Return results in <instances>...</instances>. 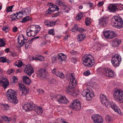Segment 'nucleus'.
I'll use <instances>...</instances> for the list:
<instances>
[{"instance_id": "obj_1", "label": "nucleus", "mask_w": 123, "mask_h": 123, "mask_svg": "<svg viewBox=\"0 0 123 123\" xmlns=\"http://www.w3.org/2000/svg\"><path fill=\"white\" fill-rule=\"evenodd\" d=\"M100 98L103 105L108 108L111 107L114 111L116 112H118L119 109H118L115 104L114 103L112 102L111 103L109 102L106 98L105 96L103 94H100Z\"/></svg>"}, {"instance_id": "obj_2", "label": "nucleus", "mask_w": 123, "mask_h": 123, "mask_svg": "<svg viewBox=\"0 0 123 123\" xmlns=\"http://www.w3.org/2000/svg\"><path fill=\"white\" fill-rule=\"evenodd\" d=\"M16 95V92L11 89H9L6 93V96L8 100L12 103L15 105L18 102Z\"/></svg>"}, {"instance_id": "obj_3", "label": "nucleus", "mask_w": 123, "mask_h": 123, "mask_svg": "<svg viewBox=\"0 0 123 123\" xmlns=\"http://www.w3.org/2000/svg\"><path fill=\"white\" fill-rule=\"evenodd\" d=\"M83 64L88 67H91L94 64V60L93 57L89 54L85 55L82 58Z\"/></svg>"}, {"instance_id": "obj_4", "label": "nucleus", "mask_w": 123, "mask_h": 123, "mask_svg": "<svg viewBox=\"0 0 123 123\" xmlns=\"http://www.w3.org/2000/svg\"><path fill=\"white\" fill-rule=\"evenodd\" d=\"M115 99L121 103H123V91L120 89L115 91L113 94Z\"/></svg>"}, {"instance_id": "obj_5", "label": "nucleus", "mask_w": 123, "mask_h": 123, "mask_svg": "<svg viewBox=\"0 0 123 123\" xmlns=\"http://www.w3.org/2000/svg\"><path fill=\"white\" fill-rule=\"evenodd\" d=\"M69 107L74 111L79 110L81 108L80 102L78 99L73 100L71 104L69 105Z\"/></svg>"}, {"instance_id": "obj_6", "label": "nucleus", "mask_w": 123, "mask_h": 123, "mask_svg": "<svg viewBox=\"0 0 123 123\" xmlns=\"http://www.w3.org/2000/svg\"><path fill=\"white\" fill-rule=\"evenodd\" d=\"M119 55L115 54L112 58L111 62L114 66L115 67L119 66L121 61V59L119 58Z\"/></svg>"}, {"instance_id": "obj_7", "label": "nucleus", "mask_w": 123, "mask_h": 123, "mask_svg": "<svg viewBox=\"0 0 123 123\" xmlns=\"http://www.w3.org/2000/svg\"><path fill=\"white\" fill-rule=\"evenodd\" d=\"M18 85L19 89L21 92H20L19 94L21 95H25L29 92V90L28 88L22 84L18 83Z\"/></svg>"}, {"instance_id": "obj_8", "label": "nucleus", "mask_w": 123, "mask_h": 123, "mask_svg": "<svg viewBox=\"0 0 123 123\" xmlns=\"http://www.w3.org/2000/svg\"><path fill=\"white\" fill-rule=\"evenodd\" d=\"M81 95L83 97H85L87 100H91V98L94 96V93H91L90 91L88 90H84L81 93Z\"/></svg>"}, {"instance_id": "obj_9", "label": "nucleus", "mask_w": 123, "mask_h": 123, "mask_svg": "<svg viewBox=\"0 0 123 123\" xmlns=\"http://www.w3.org/2000/svg\"><path fill=\"white\" fill-rule=\"evenodd\" d=\"M91 118L94 123H102L103 122L102 116L98 114L93 115L92 116Z\"/></svg>"}, {"instance_id": "obj_10", "label": "nucleus", "mask_w": 123, "mask_h": 123, "mask_svg": "<svg viewBox=\"0 0 123 123\" xmlns=\"http://www.w3.org/2000/svg\"><path fill=\"white\" fill-rule=\"evenodd\" d=\"M55 98L56 100L60 104H67L69 102V101L65 97H63L59 95H56Z\"/></svg>"}, {"instance_id": "obj_11", "label": "nucleus", "mask_w": 123, "mask_h": 123, "mask_svg": "<svg viewBox=\"0 0 123 123\" xmlns=\"http://www.w3.org/2000/svg\"><path fill=\"white\" fill-rule=\"evenodd\" d=\"M108 22V18L107 17H103L99 19L98 25L100 26L105 27L107 26Z\"/></svg>"}, {"instance_id": "obj_12", "label": "nucleus", "mask_w": 123, "mask_h": 123, "mask_svg": "<svg viewBox=\"0 0 123 123\" xmlns=\"http://www.w3.org/2000/svg\"><path fill=\"white\" fill-rule=\"evenodd\" d=\"M33 104L32 103H26L23 106V108L26 111H30L34 110L35 106L33 105L32 104Z\"/></svg>"}, {"instance_id": "obj_13", "label": "nucleus", "mask_w": 123, "mask_h": 123, "mask_svg": "<svg viewBox=\"0 0 123 123\" xmlns=\"http://www.w3.org/2000/svg\"><path fill=\"white\" fill-rule=\"evenodd\" d=\"M24 73L29 76L34 72L33 68L30 65H28L26 66L24 69Z\"/></svg>"}, {"instance_id": "obj_14", "label": "nucleus", "mask_w": 123, "mask_h": 123, "mask_svg": "<svg viewBox=\"0 0 123 123\" xmlns=\"http://www.w3.org/2000/svg\"><path fill=\"white\" fill-rule=\"evenodd\" d=\"M104 35L105 38L112 39L114 38L115 37L116 34L113 31H106L104 33Z\"/></svg>"}, {"instance_id": "obj_15", "label": "nucleus", "mask_w": 123, "mask_h": 123, "mask_svg": "<svg viewBox=\"0 0 123 123\" xmlns=\"http://www.w3.org/2000/svg\"><path fill=\"white\" fill-rule=\"evenodd\" d=\"M41 29V27L39 25H32L30 27V29L31 31H32L33 33H35V35H36L40 31Z\"/></svg>"}, {"instance_id": "obj_16", "label": "nucleus", "mask_w": 123, "mask_h": 123, "mask_svg": "<svg viewBox=\"0 0 123 123\" xmlns=\"http://www.w3.org/2000/svg\"><path fill=\"white\" fill-rule=\"evenodd\" d=\"M46 70L45 69H41L39 70L37 72V76L39 77H42L43 78H45L46 76L45 72Z\"/></svg>"}, {"instance_id": "obj_17", "label": "nucleus", "mask_w": 123, "mask_h": 123, "mask_svg": "<svg viewBox=\"0 0 123 123\" xmlns=\"http://www.w3.org/2000/svg\"><path fill=\"white\" fill-rule=\"evenodd\" d=\"M23 80V83L25 85L29 86L30 84L31 80L26 75L22 76Z\"/></svg>"}, {"instance_id": "obj_18", "label": "nucleus", "mask_w": 123, "mask_h": 123, "mask_svg": "<svg viewBox=\"0 0 123 123\" xmlns=\"http://www.w3.org/2000/svg\"><path fill=\"white\" fill-rule=\"evenodd\" d=\"M120 17L114 16L111 19V24L112 25L115 26L117 22L118 21Z\"/></svg>"}, {"instance_id": "obj_19", "label": "nucleus", "mask_w": 123, "mask_h": 123, "mask_svg": "<svg viewBox=\"0 0 123 123\" xmlns=\"http://www.w3.org/2000/svg\"><path fill=\"white\" fill-rule=\"evenodd\" d=\"M108 9L110 11L114 12L116 11L117 9V6L114 4H111L108 7Z\"/></svg>"}, {"instance_id": "obj_20", "label": "nucleus", "mask_w": 123, "mask_h": 123, "mask_svg": "<svg viewBox=\"0 0 123 123\" xmlns=\"http://www.w3.org/2000/svg\"><path fill=\"white\" fill-rule=\"evenodd\" d=\"M115 27L119 29L123 27V21L121 17H120L118 21L117 22Z\"/></svg>"}, {"instance_id": "obj_21", "label": "nucleus", "mask_w": 123, "mask_h": 123, "mask_svg": "<svg viewBox=\"0 0 123 123\" xmlns=\"http://www.w3.org/2000/svg\"><path fill=\"white\" fill-rule=\"evenodd\" d=\"M0 83L1 86H3L4 89L6 88L7 86L9 85V83L7 79H6L4 81L2 80H0Z\"/></svg>"}, {"instance_id": "obj_22", "label": "nucleus", "mask_w": 123, "mask_h": 123, "mask_svg": "<svg viewBox=\"0 0 123 123\" xmlns=\"http://www.w3.org/2000/svg\"><path fill=\"white\" fill-rule=\"evenodd\" d=\"M34 108V110H33L35 111L37 114L40 115L43 113V111L41 107L35 106Z\"/></svg>"}, {"instance_id": "obj_23", "label": "nucleus", "mask_w": 123, "mask_h": 123, "mask_svg": "<svg viewBox=\"0 0 123 123\" xmlns=\"http://www.w3.org/2000/svg\"><path fill=\"white\" fill-rule=\"evenodd\" d=\"M85 37L84 34L78 35L77 37V40L79 42H82L85 38Z\"/></svg>"}, {"instance_id": "obj_24", "label": "nucleus", "mask_w": 123, "mask_h": 123, "mask_svg": "<svg viewBox=\"0 0 123 123\" xmlns=\"http://www.w3.org/2000/svg\"><path fill=\"white\" fill-rule=\"evenodd\" d=\"M55 74L57 76H58L61 78L63 79L64 78V75L62 72L58 71L56 72Z\"/></svg>"}, {"instance_id": "obj_25", "label": "nucleus", "mask_w": 123, "mask_h": 123, "mask_svg": "<svg viewBox=\"0 0 123 123\" xmlns=\"http://www.w3.org/2000/svg\"><path fill=\"white\" fill-rule=\"evenodd\" d=\"M1 117L3 120L6 121L7 122H9L12 120V118L10 117H8L6 116H3Z\"/></svg>"}, {"instance_id": "obj_26", "label": "nucleus", "mask_w": 123, "mask_h": 123, "mask_svg": "<svg viewBox=\"0 0 123 123\" xmlns=\"http://www.w3.org/2000/svg\"><path fill=\"white\" fill-rule=\"evenodd\" d=\"M32 20V19L29 16L25 17L22 19V21H20V22H21L22 23H25L26 22L29 21H31Z\"/></svg>"}, {"instance_id": "obj_27", "label": "nucleus", "mask_w": 123, "mask_h": 123, "mask_svg": "<svg viewBox=\"0 0 123 123\" xmlns=\"http://www.w3.org/2000/svg\"><path fill=\"white\" fill-rule=\"evenodd\" d=\"M31 31V30L30 29H28L26 30L27 36L29 37H30L31 36L34 37L36 35L33 34V33L32 31Z\"/></svg>"}, {"instance_id": "obj_28", "label": "nucleus", "mask_w": 123, "mask_h": 123, "mask_svg": "<svg viewBox=\"0 0 123 123\" xmlns=\"http://www.w3.org/2000/svg\"><path fill=\"white\" fill-rule=\"evenodd\" d=\"M76 86V84L73 83L72 82H70L68 86V87L70 89L73 90Z\"/></svg>"}, {"instance_id": "obj_29", "label": "nucleus", "mask_w": 123, "mask_h": 123, "mask_svg": "<svg viewBox=\"0 0 123 123\" xmlns=\"http://www.w3.org/2000/svg\"><path fill=\"white\" fill-rule=\"evenodd\" d=\"M55 11H57V9H55L53 8L52 7H49L47 11V12L48 14H51L52 13L51 12H55Z\"/></svg>"}, {"instance_id": "obj_30", "label": "nucleus", "mask_w": 123, "mask_h": 123, "mask_svg": "<svg viewBox=\"0 0 123 123\" xmlns=\"http://www.w3.org/2000/svg\"><path fill=\"white\" fill-rule=\"evenodd\" d=\"M102 69L104 70V73L106 76H107L109 75V73L110 70V69L103 68H102Z\"/></svg>"}, {"instance_id": "obj_31", "label": "nucleus", "mask_w": 123, "mask_h": 123, "mask_svg": "<svg viewBox=\"0 0 123 123\" xmlns=\"http://www.w3.org/2000/svg\"><path fill=\"white\" fill-rule=\"evenodd\" d=\"M65 91L67 93L69 94H72V93L74 92L73 90L70 89L68 87H66Z\"/></svg>"}, {"instance_id": "obj_32", "label": "nucleus", "mask_w": 123, "mask_h": 123, "mask_svg": "<svg viewBox=\"0 0 123 123\" xmlns=\"http://www.w3.org/2000/svg\"><path fill=\"white\" fill-rule=\"evenodd\" d=\"M62 55H63V53H61L58 54V60L60 59L61 61H65L66 59V56L64 57L63 59V57L62 56Z\"/></svg>"}, {"instance_id": "obj_33", "label": "nucleus", "mask_w": 123, "mask_h": 123, "mask_svg": "<svg viewBox=\"0 0 123 123\" xmlns=\"http://www.w3.org/2000/svg\"><path fill=\"white\" fill-rule=\"evenodd\" d=\"M31 9L30 8H25L23 10V12L26 15H28L31 13Z\"/></svg>"}, {"instance_id": "obj_34", "label": "nucleus", "mask_w": 123, "mask_h": 123, "mask_svg": "<svg viewBox=\"0 0 123 123\" xmlns=\"http://www.w3.org/2000/svg\"><path fill=\"white\" fill-rule=\"evenodd\" d=\"M18 79L16 76H14L13 77L12 80H11V82L12 85L13 84H14L17 82Z\"/></svg>"}, {"instance_id": "obj_35", "label": "nucleus", "mask_w": 123, "mask_h": 123, "mask_svg": "<svg viewBox=\"0 0 123 123\" xmlns=\"http://www.w3.org/2000/svg\"><path fill=\"white\" fill-rule=\"evenodd\" d=\"M91 19L88 18H86L85 19V22L86 25L87 26L91 24V21L90 20Z\"/></svg>"}, {"instance_id": "obj_36", "label": "nucleus", "mask_w": 123, "mask_h": 123, "mask_svg": "<svg viewBox=\"0 0 123 123\" xmlns=\"http://www.w3.org/2000/svg\"><path fill=\"white\" fill-rule=\"evenodd\" d=\"M25 39L24 36L22 35H19L17 38L18 41L17 43H19V40H22L23 41Z\"/></svg>"}, {"instance_id": "obj_37", "label": "nucleus", "mask_w": 123, "mask_h": 123, "mask_svg": "<svg viewBox=\"0 0 123 123\" xmlns=\"http://www.w3.org/2000/svg\"><path fill=\"white\" fill-rule=\"evenodd\" d=\"M7 58L4 57H0V62L5 63L6 62Z\"/></svg>"}, {"instance_id": "obj_38", "label": "nucleus", "mask_w": 123, "mask_h": 123, "mask_svg": "<svg viewBox=\"0 0 123 123\" xmlns=\"http://www.w3.org/2000/svg\"><path fill=\"white\" fill-rule=\"evenodd\" d=\"M83 15V13L82 12H80L78 14L76 18L78 17V20H80L82 18Z\"/></svg>"}, {"instance_id": "obj_39", "label": "nucleus", "mask_w": 123, "mask_h": 123, "mask_svg": "<svg viewBox=\"0 0 123 123\" xmlns=\"http://www.w3.org/2000/svg\"><path fill=\"white\" fill-rule=\"evenodd\" d=\"M6 44L3 39H0V47H4L5 45Z\"/></svg>"}, {"instance_id": "obj_40", "label": "nucleus", "mask_w": 123, "mask_h": 123, "mask_svg": "<svg viewBox=\"0 0 123 123\" xmlns=\"http://www.w3.org/2000/svg\"><path fill=\"white\" fill-rule=\"evenodd\" d=\"M114 74V73L113 71L110 70V72L109 73L108 75H108L107 76L112 77L114 76L113 75Z\"/></svg>"}, {"instance_id": "obj_41", "label": "nucleus", "mask_w": 123, "mask_h": 123, "mask_svg": "<svg viewBox=\"0 0 123 123\" xmlns=\"http://www.w3.org/2000/svg\"><path fill=\"white\" fill-rule=\"evenodd\" d=\"M10 30V28L8 26H4L3 27L2 30L5 32H6Z\"/></svg>"}, {"instance_id": "obj_42", "label": "nucleus", "mask_w": 123, "mask_h": 123, "mask_svg": "<svg viewBox=\"0 0 123 123\" xmlns=\"http://www.w3.org/2000/svg\"><path fill=\"white\" fill-rule=\"evenodd\" d=\"M105 119L107 122H111L112 121L111 118L109 115H107L105 116Z\"/></svg>"}, {"instance_id": "obj_43", "label": "nucleus", "mask_w": 123, "mask_h": 123, "mask_svg": "<svg viewBox=\"0 0 123 123\" xmlns=\"http://www.w3.org/2000/svg\"><path fill=\"white\" fill-rule=\"evenodd\" d=\"M2 105L4 108L6 110H9L10 108V107L8 104H3Z\"/></svg>"}, {"instance_id": "obj_44", "label": "nucleus", "mask_w": 123, "mask_h": 123, "mask_svg": "<svg viewBox=\"0 0 123 123\" xmlns=\"http://www.w3.org/2000/svg\"><path fill=\"white\" fill-rule=\"evenodd\" d=\"M48 33L49 34L54 36L55 34L54 33V29H52L49 30L48 31Z\"/></svg>"}, {"instance_id": "obj_45", "label": "nucleus", "mask_w": 123, "mask_h": 123, "mask_svg": "<svg viewBox=\"0 0 123 123\" xmlns=\"http://www.w3.org/2000/svg\"><path fill=\"white\" fill-rule=\"evenodd\" d=\"M38 60L41 61H43L44 60V58L43 56L41 55H38Z\"/></svg>"}, {"instance_id": "obj_46", "label": "nucleus", "mask_w": 123, "mask_h": 123, "mask_svg": "<svg viewBox=\"0 0 123 123\" xmlns=\"http://www.w3.org/2000/svg\"><path fill=\"white\" fill-rule=\"evenodd\" d=\"M21 46H22L25 43V42L24 41L23 42V41L22 40H19V43H18Z\"/></svg>"}, {"instance_id": "obj_47", "label": "nucleus", "mask_w": 123, "mask_h": 123, "mask_svg": "<svg viewBox=\"0 0 123 123\" xmlns=\"http://www.w3.org/2000/svg\"><path fill=\"white\" fill-rule=\"evenodd\" d=\"M91 74L90 71L89 70H87L86 71L84 72L83 74L85 76H87Z\"/></svg>"}, {"instance_id": "obj_48", "label": "nucleus", "mask_w": 123, "mask_h": 123, "mask_svg": "<svg viewBox=\"0 0 123 123\" xmlns=\"http://www.w3.org/2000/svg\"><path fill=\"white\" fill-rule=\"evenodd\" d=\"M77 31H79V32L80 33H81L85 31L84 29L82 28H78V29H77Z\"/></svg>"}, {"instance_id": "obj_49", "label": "nucleus", "mask_w": 123, "mask_h": 123, "mask_svg": "<svg viewBox=\"0 0 123 123\" xmlns=\"http://www.w3.org/2000/svg\"><path fill=\"white\" fill-rule=\"evenodd\" d=\"M37 92L40 94H43L44 93V91L42 89H38L37 91Z\"/></svg>"}, {"instance_id": "obj_50", "label": "nucleus", "mask_w": 123, "mask_h": 123, "mask_svg": "<svg viewBox=\"0 0 123 123\" xmlns=\"http://www.w3.org/2000/svg\"><path fill=\"white\" fill-rule=\"evenodd\" d=\"M60 14V12H56L55 13H53V14H54V15L53 16H52V17H57L58 15H59Z\"/></svg>"}, {"instance_id": "obj_51", "label": "nucleus", "mask_w": 123, "mask_h": 123, "mask_svg": "<svg viewBox=\"0 0 123 123\" xmlns=\"http://www.w3.org/2000/svg\"><path fill=\"white\" fill-rule=\"evenodd\" d=\"M51 6L50 7H52L53 8H54V9H57V11L59 9L58 7L55 5H53L52 6L51 5Z\"/></svg>"}, {"instance_id": "obj_52", "label": "nucleus", "mask_w": 123, "mask_h": 123, "mask_svg": "<svg viewBox=\"0 0 123 123\" xmlns=\"http://www.w3.org/2000/svg\"><path fill=\"white\" fill-rule=\"evenodd\" d=\"M56 22H54V21L49 22V26H52L55 25V23Z\"/></svg>"}, {"instance_id": "obj_53", "label": "nucleus", "mask_w": 123, "mask_h": 123, "mask_svg": "<svg viewBox=\"0 0 123 123\" xmlns=\"http://www.w3.org/2000/svg\"><path fill=\"white\" fill-rule=\"evenodd\" d=\"M70 82H72L73 83H74L75 84H76V81L75 80V78L74 77L72 78V79L71 80V81Z\"/></svg>"}, {"instance_id": "obj_54", "label": "nucleus", "mask_w": 123, "mask_h": 123, "mask_svg": "<svg viewBox=\"0 0 123 123\" xmlns=\"http://www.w3.org/2000/svg\"><path fill=\"white\" fill-rule=\"evenodd\" d=\"M49 21H48L47 20H46L44 22V24L46 25H47L48 27L49 26Z\"/></svg>"}, {"instance_id": "obj_55", "label": "nucleus", "mask_w": 123, "mask_h": 123, "mask_svg": "<svg viewBox=\"0 0 123 123\" xmlns=\"http://www.w3.org/2000/svg\"><path fill=\"white\" fill-rule=\"evenodd\" d=\"M12 9H11L9 6L7 7V9L6 10V12L7 13H8L10 12H12Z\"/></svg>"}, {"instance_id": "obj_56", "label": "nucleus", "mask_w": 123, "mask_h": 123, "mask_svg": "<svg viewBox=\"0 0 123 123\" xmlns=\"http://www.w3.org/2000/svg\"><path fill=\"white\" fill-rule=\"evenodd\" d=\"M55 80L54 79H52L50 80L49 81L50 83L51 84H54L55 82Z\"/></svg>"}, {"instance_id": "obj_57", "label": "nucleus", "mask_w": 123, "mask_h": 123, "mask_svg": "<svg viewBox=\"0 0 123 123\" xmlns=\"http://www.w3.org/2000/svg\"><path fill=\"white\" fill-rule=\"evenodd\" d=\"M112 44L114 47H115L116 46H117L119 44L117 43V42H116L113 41L112 43Z\"/></svg>"}, {"instance_id": "obj_58", "label": "nucleus", "mask_w": 123, "mask_h": 123, "mask_svg": "<svg viewBox=\"0 0 123 123\" xmlns=\"http://www.w3.org/2000/svg\"><path fill=\"white\" fill-rule=\"evenodd\" d=\"M18 30V28L16 27H14L12 28V31L14 32H17Z\"/></svg>"}, {"instance_id": "obj_59", "label": "nucleus", "mask_w": 123, "mask_h": 123, "mask_svg": "<svg viewBox=\"0 0 123 123\" xmlns=\"http://www.w3.org/2000/svg\"><path fill=\"white\" fill-rule=\"evenodd\" d=\"M114 41L116 42H117V43H118L119 44H120L121 43V41L119 40V39L117 38H115Z\"/></svg>"}, {"instance_id": "obj_60", "label": "nucleus", "mask_w": 123, "mask_h": 123, "mask_svg": "<svg viewBox=\"0 0 123 123\" xmlns=\"http://www.w3.org/2000/svg\"><path fill=\"white\" fill-rule=\"evenodd\" d=\"M104 4L103 1H101L99 2L97 4V6H98L100 7L102 6Z\"/></svg>"}, {"instance_id": "obj_61", "label": "nucleus", "mask_w": 123, "mask_h": 123, "mask_svg": "<svg viewBox=\"0 0 123 123\" xmlns=\"http://www.w3.org/2000/svg\"><path fill=\"white\" fill-rule=\"evenodd\" d=\"M70 53L72 55H74L76 53V52L74 51V50H72L70 51Z\"/></svg>"}, {"instance_id": "obj_62", "label": "nucleus", "mask_w": 123, "mask_h": 123, "mask_svg": "<svg viewBox=\"0 0 123 123\" xmlns=\"http://www.w3.org/2000/svg\"><path fill=\"white\" fill-rule=\"evenodd\" d=\"M16 16H15L16 17H11V18L12 19L11 20L12 21L15 20H17L18 19V17H17Z\"/></svg>"}, {"instance_id": "obj_63", "label": "nucleus", "mask_w": 123, "mask_h": 123, "mask_svg": "<svg viewBox=\"0 0 123 123\" xmlns=\"http://www.w3.org/2000/svg\"><path fill=\"white\" fill-rule=\"evenodd\" d=\"M23 63L22 62H19L18 64L16 65V66H17L18 67L20 68L21 67Z\"/></svg>"}, {"instance_id": "obj_64", "label": "nucleus", "mask_w": 123, "mask_h": 123, "mask_svg": "<svg viewBox=\"0 0 123 123\" xmlns=\"http://www.w3.org/2000/svg\"><path fill=\"white\" fill-rule=\"evenodd\" d=\"M73 29H75L77 31V29H78V25L77 24H75L74 27H73Z\"/></svg>"}]
</instances>
